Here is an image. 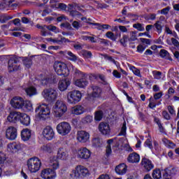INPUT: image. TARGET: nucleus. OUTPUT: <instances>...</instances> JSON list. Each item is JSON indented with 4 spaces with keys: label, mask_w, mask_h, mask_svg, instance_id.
<instances>
[{
    "label": "nucleus",
    "mask_w": 179,
    "mask_h": 179,
    "mask_svg": "<svg viewBox=\"0 0 179 179\" xmlns=\"http://www.w3.org/2000/svg\"><path fill=\"white\" fill-rule=\"evenodd\" d=\"M27 164L30 173H37L41 167V160L37 157H32L28 159Z\"/></svg>",
    "instance_id": "obj_5"
},
{
    "label": "nucleus",
    "mask_w": 179,
    "mask_h": 179,
    "mask_svg": "<svg viewBox=\"0 0 179 179\" xmlns=\"http://www.w3.org/2000/svg\"><path fill=\"white\" fill-rule=\"evenodd\" d=\"M20 120L21 124L25 127H29V125H30V117L26 113H21Z\"/></svg>",
    "instance_id": "obj_28"
},
{
    "label": "nucleus",
    "mask_w": 179,
    "mask_h": 179,
    "mask_svg": "<svg viewBox=\"0 0 179 179\" xmlns=\"http://www.w3.org/2000/svg\"><path fill=\"white\" fill-rule=\"evenodd\" d=\"M56 129L59 135H62V136H65L66 135H68L69 132H71V127L69 122H62L57 124Z\"/></svg>",
    "instance_id": "obj_8"
},
{
    "label": "nucleus",
    "mask_w": 179,
    "mask_h": 179,
    "mask_svg": "<svg viewBox=\"0 0 179 179\" xmlns=\"http://www.w3.org/2000/svg\"><path fill=\"white\" fill-rule=\"evenodd\" d=\"M20 117H22V113L13 111L10 112L9 115L7 117V120L8 122L16 124L17 121H20Z\"/></svg>",
    "instance_id": "obj_16"
},
{
    "label": "nucleus",
    "mask_w": 179,
    "mask_h": 179,
    "mask_svg": "<svg viewBox=\"0 0 179 179\" xmlns=\"http://www.w3.org/2000/svg\"><path fill=\"white\" fill-rule=\"evenodd\" d=\"M19 60L16 57H11L8 62V72H15L20 69V64H17Z\"/></svg>",
    "instance_id": "obj_11"
},
{
    "label": "nucleus",
    "mask_w": 179,
    "mask_h": 179,
    "mask_svg": "<svg viewBox=\"0 0 179 179\" xmlns=\"http://www.w3.org/2000/svg\"><path fill=\"white\" fill-rule=\"evenodd\" d=\"M75 85L76 86H78V87L85 89V87H86V86L89 85V82L86 80V78H85V77H83L76 80Z\"/></svg>",
    "instance_id": "obj_27"
},
{
    "label": "nucleus",
    "mask_w": 179,
    "mask_h": 179,
    "mask_svg": "<svg viewBox=\"0 0 179 179\" xmlns=\"http://www.w3.org/2000/svg\"><path fill=\"white\" fill-rule=\"evenodd\" d=\"M23 108H25L26 111H33V105L31 104V102L27 101H24V107Z\"/></svg>",
    "instance_id": "obj_40"
},
{
    "label": "nucleus",
    "mask_w": 179,
    "mask_h": 179,
    "mask_svg": "<svg viewBox=\"0 0 179 179\" xmlns=\"http://www.w3.org/2000/svg\"><path fill=\"white\" fill-rule=\"evenodd\" d=\"M42 96L47 101H54L58 96V92L52 88H47L42 92Z\"/></svg>",
    "instance_id": "obj_9"
},
{
    "label": "nucleus",
    "mask_w": 179,
    "mask_h": 179,
    "mask_svg": "<svg viewBox=\"0 0 179 179\" xmlns=\"http://www.w3.org/2000/svg\"><path fill=\"white\" fill-rule=\"evenodd\" d=\"M50 169H43L41 173V176L43 179H48V173H50Z\"/></svg>",
    "instance_id": "obj_46"
},
{
    "label": "nucleus",
    "mask_w": 179,
    "mask_h": 179,
    "mask_svg": "<svg viewBox=\"0 0 179 179\" xmlns=\"http://www.w3.org/2000/svg\"><path fill=\"white\" fill-rule=\"evenodd\" d=\"M69 68L70 71H71V73L76 78H85V73L73 66V65H71Z\"/></svg>",
    "instance_id": "obj_23"
},
{
    "label": "nucleus",
    "mask_w": 179,
    "mask_h": 179,
    "mask_svg": "<svg viewBox=\"0 0 179 179\" xmlns=\"http://www.w3.org/2000/svg\"><path fill=\"white\" fill-rule=\"evenodd\" d=\"M167 148L169 149H174L176 148V143H173V141L166 140V142H165Z\"/></svg>",
    "instance_id": "obj_54"
},
{
    "label": "nucleus",
    "mask_w": 179,
    "mask_h": 179,
    "mask_svg": "<svg viewBox=\"0 0 179 179\" xmlns=\"http://www.w3.org/2000/svg\"><path fill=\"white\" fill-rule=\"evenodd\" d=\"M25 92L29 97H31L32 96H34L37 94V90L34 88V87H30L25 90Z\"/></svg>",
    "instance_id": "obj_36"
},
{
    "label": "nucleus",
    "mask_w": 179,
    "mask_h": 179,
    "mask_svg": "<svg viewBox=\"0 0 179 179\" xmlns=\"http://www.w3.org/2000/svg\"><path fill=\"white\" fill-rule=\"evenodd\" d=\"M136 40H137L136 32L132 31L131 34L130 38H129V41H135Z\"/></svg>",
    "instance_id": "obj_62"
},
{
    "label": "nucleus",
    "mask_w": 179,
    "mask_h": 179,
    "mask_svg": "<svg viewBox=\"0 0 179 179\" xmlns=\"http://www.w3.org/2000/svg\"><path fill=\"white\" fill-rule=\"evenodd\" d=\"M93 121V117L91 115H87L83 119V122L84 124H90Z\"/></svg>",
    "instance_id": "obj_50"
},
{
    "label": "nucleus",
    "mask_w": 179,
    "mask_h": 179,
    "mask_svg": "<svg viewBox=\"0 0 179 179\" xmlns=\"http://www.w3.org/2000/svg\"><path fill=\"white\" fill-rule=\"evenodd\" d=\"M10 103L15 110H23L24 107V99L20 96H14Z\"/></svg>",
    "instance_id": "obj_10"
},
{
    "label": "nucleus",
    "mask_w": 179,
    "mask_h": 179,
    "mask_svg": "<svg viewBox=\"0 0 179 179\" xmlns=\"http://www.w3.org/2000/svg\"><path fill=\"white\" fill-rule=\"evenodd\" d=\"M69 157V154H68V152L64 148H59L57 151V157H50L49 165L54 170H57L59 169V162L57 159H59V160H68Z\"/></svg>",
    "instance_id": "obj_1"
},
{
    "label": "nucleus",
    "mask_w": 179,
    "mask_h": 179,
    "mask_svg": "<svg viewBox=\"0 0 179 179\" xmlns=\"http://www.w3.org/2000/svg\"><path fill=\"white\" fill-rule=\"evenodd\" d=\"M129 41V36L127 35H123L122 38L120 40V44L123 45V47H127V43Z\"/></svg>",
    "instance_id": "obj_41"
},
{
    "label": "nucleus",
    "mask_w": 179,
    "mask_h": 179,
    "mask_svg": "<svg viewBox=\"0 0 179 179\" xmlns=\"http://www.w3.org/2000/svg\"><path fill=\"white\" fill-rule=\"evenodd\" d=\"M171 41L173 45H174V47H176V48H179V41H178V40H177V38H171Z\"/></svg>",
    "instance_id": "obj_59"
},
{
    "label": "nucleus",
    "mask_w": 179,
    "mask_h": 179,
    "mask_svg": "<svg viewBox=\"0 0 179 179\" xmlns=\"http://www.w3.org/2000/svg\"><path fill=\"white\" fill-rule=\"evenodd\" d=\"M71 113L76 115H80L85 113V108L82 106H76L72 108Z\"/></svg>",
    "instance_id": "obj_32"
},
{
    "label": "nucleus",
    "mask_w": 179,
    "mask_h": 179,
    "mask_svg": "<svg viewBox=\"0 0 179 179\" xmlns=\"http://www.w3.org/2000/svg\"><path fill=\"white\" fill-rule=\"evenodd\" d=\"M162 115L165 120H167V121L171 120V117L170 116V114H169V112H167V110L162 111Z\"/></svg>",
    "instance_id": "obj_58"
},
{
    "label": "nucleus",
    "mask_w": 179,
    "mask_h": 179,
    "mask_svg": "<svg viewBox=\"0 0 179 179\" xmlns=\"http://www.w3.org/2000/svg\"><path fill=\"white\" fill-rule=\"evenodd\" d=\"M67 55H69V59L70 61H73L74 62L78 61V57H76V55H75L72 52H67Z\"/></svg>",
    "instance_id": "obj_48"
},
{
    "label": "nucleus",
    "mask_w": 179,
    "mask_h": 179,
    "mask_svg": "<svg viewBox=\"0 0 179 179\" xmlns=\"http://www.w3.org/2000/svg\"><path fill=\"white\" fill-rule=\"evenodd\" d=\"M82 99V93L78 90H73L67 93V101L70 104H76Z\"/></svg>",
    "instance_id": "obj_7"
},
{
    "label": "nucleus",
    "mask_w": 179,
    "mask_h": 179,
    "mask_svg": "<svg viewBox=\"0 0 179 179\" xmlns=\"http://www.w3.org/2000/svg\"><path fill=\"white\" fill-rule=\"evenodd\" d=\"M55 115L57 118H61L66 111H68V107L66 104L62 101H57L53 107Z\"/></svg>",
    "instance_id": "obj_4"
},
{
    "label": "nucleus",
    "mask_w": 179,
    "mask_h": 179,
    "mask_svg": "<svg viewBox=\"0 0 179 179\" xmlns=\"http://www.w3.org/2000/svg\"><path fill=\"white\" fill-rule=\"evenodd\" d=\"M162 96H163V92H158L154 94V100H159L162 99Z\"/></svg>",
    "instance_id": "obj_64"
},
{
    "label": "nucleus",
    "mask_w": 179,
    "mask_h": 179,
    "mask_svg": "<svg viewBox=\"0 0 179 179\" xmlns=\"http://www.w3.org/2000/svg\"><path fill=\"white\" fill-rule=\"evenodd\" d=\"M20 149V145L16 143H10L8 145V152H11V153H16L19 152Z\"/></svg>",
    "instance_id": "obj_30"
},
{
    "label": "nucleus",
    "mask_w": 179,
    "mask_h": 179,
    "mask_svg": "<svg viewBox=\"0 0 179 179\" xmlns=\"http://www.w3.org/2000/svg\"><path fill=\"white\" fill-rule=\"evenodd\" d=\"M93 146L100 148L103 145V140L100 137L94 138L92 141Z\"/></svg>",
    "instance_id": "obj_35"
},
{
    "label": "nucleus",
    "mask_w": 179,
    "mask_h": 179,
    "mask_svg": "<svg viewBox=\"0 0 179 179\" xmlns=\"http://www.w3.org/2000/svg\"><path fill=\"white\" fill-rule=\"evenodd\" d=\"M60 27H62V28L63 27L64 29H66L67 30H72V26L68 22H66L64 23H62L60 24Z\"/></svg>",
    "instance_id": "obj_52"
},
{
    "label": "nucleus",
    "mask_w": 179,
    "mask_h": 179,
    "mask_svg": "<svg viewBox=\"0 0 179 179\" xmlns=\"http://www.w3.org/2000/svg\"><path fill=\"white\" fill-rule=\"evenodd\" d=\"M129 69L130 71H132L133 73H134L136 76H138V78H141V71L139 69H138L134 66H130Z\"/></svg>",
    "instance_id": "obj_42"
},
{
    "label": "nucleus",
    "mask_w": 179,
    "mask_h": 179,
    "mask_svg": "<svg viewBox=\"0 0 179 179\" xmlns=\"http://www.w3.org/2000/svg\"><path fill=\"white\" fill-rule=\"evenodd\" d=\"M38 79L43 86H47V85L51 82V78H50V77L43 74H41L38 76Z\"/></svg>",
    "instance_id": "obj_31"
},
{
    "label": "nucleus",
    "mask_w": 179,
    "mask_h": 179,
    "mask_svg": "<svg viewBox=\"0 0 179 179\" xmlns=\"http://www.w3.org/2000/svg\"><path fill=\"white\" fill-rule=\"evenodd\" d=\"M133 27L138 30V31H143L145 30V27H143V26H142V24L141 23L133 24Z\"/></svg>",
    "instance_id": "obj_53"
},
{
    "label": "nucleus",
    "mask_w": 179,
    "mask_h": 179,
    "mask_svg": "<svg viewBox=\"0 0 179 179\" xmlns=\"http://www.w3.org/2000/svg\"><path fill=\"white\" fill-rule=\"evenodd\" d=\"M92 155V152L86 148H80L78 151V156L80 159H84L85 160H87V159L90 158Z\"/></svg>",
    "instance_id": "obj_21"
},
{
    "label": "nucleus",
    "mask_w": 179,
    "mask_h": 179,
    "mask_svg": "<svg viewBox=\"0 0 179 179\" xmlns=\"http://www.w3.org/2000/svg\"><path fill=\"white\" fill-rule=\"evenodd\" d=\"M144 146L149 148V149H153V145L152 144V140L148 138L144 143Z\"/></svg>",
    "instance_id": "obj_55"
},
{
    "label": "nucleus",
    "mask_w": 179,
    "mask_h": 179,
    "mask_svg": "<svg viewBox=\"0 0 179 179\" xmlns=\"http://www.w3.org/2000/svg\"><path fill=\"white\" fill-rule=\"evenodd\" d=\"M106 36L108 38H110V40H112V41H115L118 38V34H114V33L111 31H108L106 34Z\"/></svg>",
    "instance_id": "obj_37"
},
{
    "label": "nucleus",
    "mask_w": 179,
    "mask_h": 179,
    "mask_svg": "<svg viewBox=\"0 0 179 179\" xmlns=\"http://www.w3.org/2000/svg\"><path fill=\"white\" fill-rule=\"evenodd\" d=\"M76 139L80 143H86L90 139V134L86 131H78L77 132Z\"/></svg>",
    "instance_id": "obj_13"
},
{
    "label": "nucleus",
    "mask_w": 179,
    "mask_h": 179,
    "mask_svg": "<svg viewBox=\"0 0 179 179\" xmlns=\"http://www.w3.org/2000/svg\"><path fill=\"white\" fill-rule=\"evenodd\" d=\"M5 160H6V155H5V153L0 152V164H3Z\"/></svg>",
    "instance_id": "obj_56"
},
{
    "label": "nucleus",
    "mask_w": 179,
    "mask_h": 179,
    "mask_svg": "<svg viewBox=\"0 0 179 179\" xmlns=\"http://www.w3.org/2000/svg\"><path fill=\"white\" fill-rule=\"evenodd\" d=\"M139 160H141V157L136 152L129 154L127 157L129 163H139Z\"/></svg>",
    "instance_id": "obj_22"
},
{
    "label": "nucleus",
    "mask_w": 179,
    "mask_h": 179,
    "mask_svg": "<svg viewBox=\"0 0 179 179\" xmlns=\"http://www.w3.org/2000/svg\"><path fill=\"white\" fill-rule=\"evenodd\" d=\"M17 136V129L14 127H8L6 131V137L10 141H15Z\"/></svg>",
    "instance_id": "obj_15"
},
{
    "label": "nucleus",
    "mask_w": 179,
    "mask_h": 179,
    "mask_svg": "<svg viewBox=\"0 0 179 179\" xmlns=\"http://www.w3.org/2000/svg\"><path fill=\"white\" fill-rule=\"evenodd\" d=\"M48 30L50 31H54L55 33H59V29L57 28V27L54 25H44L42 28V30H41V36H43V37L48 36Z\"/></svg>",
    "instance_id": "obj_17"
},
{
    "label": "nucleus",
    "mask_w": 179,
    "mask_h": 179,
    "mask_svg": "<svg viewBox=\"0 0 179 179\" xmlns=\"http://www.w3.org/2000/svg\"><path fill=\"white\" fill-rule=\"evenodd\" d=\"M35 113L38 114L39 120L45 121L50 117V114H51V109L48 105L43 103L36 108Z\"/></svg>",
    "instance_id": "obj_2"
},
{
    "label": "nucleus",
    "mask_w": 179,
    "mask_h": 179,
    "mask_svg": "<svg viewBox=\"0 0 179 179\" xmlns=\"http://www.w3.org/2000/svg\"><path fill=\"white\" fill-rule=\"evenodd\" d=\"M90 24H92V26H98L99 30H102V29H108L110 26L109 24H100L99 23H90Z\"/></svg>",
    "instance_id": "obj_44"
},
{
    "label": "nucleus",
    "mask_w": 179,
    "mask_h": 179,
    "mask_svg": "<svg viewBox=\"0 0 179 179\" xmlns=\"http://www.w3.org/2000/svg\"><path fill=\"white\" fill-rule=\"evenodd\" d=\"M146 49V47L143 46V45H138L137 46V52L142 53L143 52L145 51Z\"/></svg>",
    "instance_id": "obj_63"
},
{
    "label": "nucleus",
    "mask_w": 179,
    "mask_h": 179,
    "mask_svg": "<svg viewBox=\"0 0 179 179\" xmlns=\"http://www.w3.org/2000/svg\"><path fill=\"white\" fill-rule=\"evenodd\" d=\"M127 165L125 164H120L118 166H117L115 169V173L117 174H120V176H122L127 173Z\"/></svg>",
    "instance_id": "obj_26"
},
{
    "label": "nucleus",
    "mask_w": 179,
    "mask_h": 179,
    "mask_svg": "<svg viewBox=\"0 0 179 179\" xmlns=\"http://www.w3.org/2000/svg\"><path fill=\"white\" fill-rule=\"evenodd\" d=\"M89 174V170L82 166L79 165L76 167L75 169H73L71 173H70L71 178H79L80 177H86V176H88Z\"/></svg>",
    "instance_id": "obj_6"
},
{
    "label": "nucleus",
    "mask_w": 179,
    "mask_h": 179,
    "mask_svg": "<svg viewBox=\"0 0 179 179\" xmlns=\"http://www.w3.org/2000/svg\"><path fill=\"white\" fill-rule=\"evenodd\" d=\"M152 75L154 76V79H162V72L158 71H153Z\"/></svg>",
    "instance_id": "obj_51"
},
{
    "label": "nucleus",
    "mask_w": 179,
    "mask_h": 179,
    "mask_svg": "<svg viewBox=\"0 0 179 179\" xmlns=\"http://www.w3.org/2000/svg\"><path fill=\"white\" fill-rule=\"evenodd\" d=\"M154 27L156 28L158 33H162V30L163 29V27H162V22L157 21L156 23L154 24Z\"/></svg>",
    "instance_id": "obj_49"
},
{
    "label": "nucleus",
    "mask_w": 179,
    "mask_h": 179,
    "mask_svg": "<svg viewBox=\"0 0 179 179\" xmlns=\"http://www.w3.org/2000/svg\"><path fill=\"white\" fill-rule=\"evenodd\" d=\"M159 55L162 58H165V59H169V61H173V59L170 57V53L164 49H162L159 52Z\"/></svg>",
    "instance_id": "obj_34"
},
{
    "label": "nucleus",
    "mask_w": 179,
    "mask_h": 179,
    "mask_svg": "<svg viewBox=\"0 0 179 179\" xmlns=\"http://www.w3.org/2000/svg\"><path fill=\"white\" fill-rule=\"evenodd\" d=\"M176 174V169H166L163 173V178L164 179H171L173 176Z\"/></svg>",
    "instance_id": "obj_25"
},
{
    "label": "nucleus",
    "mask_w": 179,
    "mask_h": 179,
    "mask_svg": "<svg viewBox=\"0 0 179 179\" xmlns=\"http://www.w3.org/2000/svg\"><path fill=\"white\" fill-rule=\"evenodd\" d=\"M91 88L92 90V96L95 98L100 97L101 94V88L96 85H92Z\"/></svg>",
    "instance_id": "obj_33"
},
{
    "label": "nucleus",
    "mask_w": 179,
    "mask_h": 179,
    "mask_svg": "<svg viewBox=\"0 0 179 179\" xmlns=\"http://www.w3.org/2000/svg\"><path fill=\"white\" fill-rule=\"evenodd\" d=\"M98 129L99 132L105 136H110V134H111V128L110 127V124L107 122H101L99 124Z\"/></svg>",
    "instance_id": "obj_12"
},
{
    "label": "nucleus",
    "mask_w": 179,
    "mask_h": 179,
    "mask_svg": "<svg viewBox=\"0 0 179 179\" xmlns=\"http://www.w3.org/2000/svg\"><path fill=\"white\" fill-rule=\"evenodd\" d=\"M141 165L145 171H150V170H153V169H155V165L152 163V161L146 157L142 159Z\"/></svg>",
    "instance_id": "obj_18"
},
{
    "label": "nucleus",
    "mask_w": 179,
    "mask_h": 179,
    "mask_svg": "<svg viewBox=\"0 0 179 179\" xmlns=\"http://www.w3.org/2000/svg\"><path fill=\"white\" fill-rule=\"evenodd\" d=\"M153 178L160 179L162 178V171L160 169H155L152 173Z\"/></svg>",
    "instance_id": "obj_38"
},
{
    "label": "nucleus",
    "mask_w": 179,
    "mask_h": 179,
    "mask_svg": "<svg viewBox=\"0 0 179 179\" xmlns=\"http://www.w3.org/2000/svg\"><path fill=\"white\" fill-rule=\"evenodd\" d=\"M52 8H56V9H62V10H65L66 9V5L63 3H57V4H53Z\"/></svg>",
    "instance_id": "obj_43"
},
{
    "label": "nucleus",
    "mask_w": 179,
    "mask_h": 179,
    "mask_svg": "<svg viewBox=\"0 0 179 179\" xmlns=\"http://www.w3.org/2000/svg\"><path fill=\"white\" fill-rule=\"evenodd\" d=\"M43 150H45V152H48V153H51L52 152V149L51 148V146L47 145H43L42 147Z\"/></svg>",
    "instance_id": "obj_61"
},
{
    "label": "nucleus",
    "mask_w": 179,
    "mask_h": 179,
    "mask_svg": "<svg viewBox=\"0 0 179 179\" xmlns=\"http://www.w3.org/2000/svg\"><path fill=\"white\" fill-rule=\"evenodd\" d=\"M1 17L3 19V23H6L8 20H10V19H13V17L10 15H1Z\"/></svg>",
    "instance_id": "obj_57"
},
{
    "label": "nucleus",
    "mask_w": 179,
    "mask_h": 179,
    "mask_svg": "<svg viewBox=\"0 0 179 179\" xmlns=\"http://www.w3.org/2000/svg\"><path fill=\"white\" fill-rule=\"evenodd\" d=\"M33 58H34V55L22 57V61L23 65H24L26 68H31V65H33Z\"/></svg>",
    "instance_id": "obj_24"
},
{
    "label": "nucleus",
    "mask_w": 179,
    "mask_h": 179,
    "mask_svg": "<svg viewBox=\"0 0 179 179\" xmlns=\"http://www.w3.org/2000/svg\"><path fill=\"white\" fill-rule=\"evenodd\" d=\"M71 85V80L69 78L60 80L58 83V89L60 92H65Z\"/></svg>",
    "instance_id": "obj_20"
},
{
    "label": "nucleus",
    "mask_w": 179,
    "mask_h": 179,
    "mask_svg": "<svg viewBox=\"0 0 179 179\" xmlns=\"http://www.w3.org/2000/svg\"><path fill=\"white\" fill-rule=\"evenodd\" d=\"M53 68L59 76H64V78L69 76V69H68L66 64L62 62H55Z\"/></svg>",
    "instance_id": "obj_3"
},
{
    "label": "nucleus",
    "mask_w": 179,
    "mask_h": 179,
    "mask_svg": "<svg viewBox=\"0 0 179 179\" xmlns=\"http://www.w3.org/2000/svg\"><path fill=\"white\" fill-rule=\"evenodd\" d=\"M31 137V131L29 129H24L21 131V138L22 141H29Z\"/></svg>",
    "instance_id": "obj_29"
},
{
    "label": "nucleus",
    "mask_w": 179,
    "mask_h": 179,
    "mask_svg": "<svg viewBox=\"0 0 179 179\" xmlns=\"http://www.w3.org/2000/svg\"><path fill=\"white\" fill-rule=\"evenodd\" d=\"M103 110H98L95 112L94 120L95 121H101L103 119Z\"/></svg>",
    "instance_id": "obj_39"
},
{
    "label": "nucleus",
    "mask_w": 179,
    "mask_h": 179,
    "mask_svg": "<svg viewBox=\"0 0 179 179\" xmlns=\"http://www.w3.org/2000/svg\"><path fill=\"white\" fill-rule=\"evenodd\" d=\"M120 134L122 135H125V134H127V122H124V123H123Z\"/></svg>",
    "instance_id": "obj_60"
},
{
    "label": "nucleus",
    "mask_w": 179,
    "mask_h": 179,
    "mask_svg": "<svg viewBox=\"0 0 179 179\" xmlns=\"http://www.w3.org/2000/svg\"><path fill=\"white\" fill-rule=\"evenodd\" d=\"M48 41H50L54 44H64V43H69V39L66 38L65 37L62 36V35H59L57 38H48L46 39Z\"/></svg>",
    "instance_id": "obj_19"
},
{
    "label": "nucleus",
    "mask_w": 179,
    "mask_h": 179,
    "mask_svg": "<svg viewBox=\"0 0 179 179\" xmlns=\"http://www.w3.org/2000/svg\"><path fill=\"white\" fill-rule=\"evenodd\" d=\"M43 138L47 139V141H52V139L54 138V136H55V133L54 132L52 127L47 126L43 129Z\"/></svg>",
    "instance_id": "obj_14"
},
{
    "label": "nucleus",
    "mask_w": 179,
    "mask_h": 179,
    "mask_svg": "<svg viewBox=\"0 0 179 179\" xmlns=\"http://www.w3.org/2000/svg\"><path fill=\"white\" fill-rule=\"evenodd\" d=\"M94 3H96L97 9H106V8H108V5L103 3H99L97 1H94Z\"/></svg>",
    "instance_id": "obj_47"
},
{
    "label": "nucleus",
    "mask_w": 179,
    "mask_h": 179,
    "mask_svg": "<svg viewBox=\"0 0 179 179\" xmlns=\"http://www.w3.org/2000/svg\"><path fill=\"white\" fill-rule=\"evenodd\" d=\"M55 169H54L53 168L50 169L49 173L48 175V179H54V178H55V177H57V173H55Z\"/></svg>",
    "instance_id": "obj_45"
}]
</instances>
